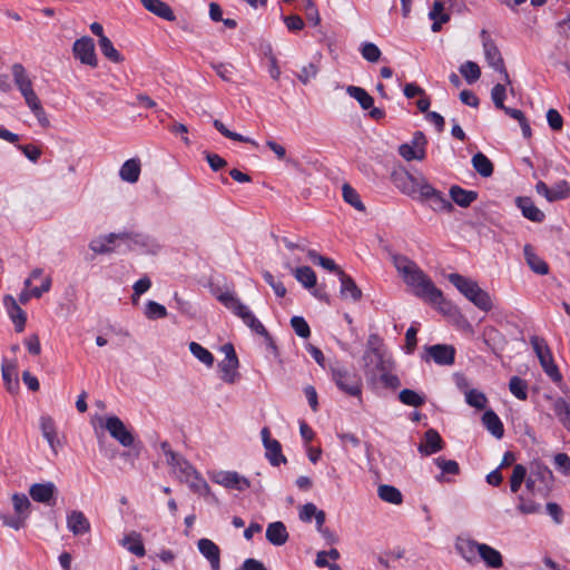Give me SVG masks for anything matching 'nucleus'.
Masks as SVG:
<instances>
[{
    "label": "nucleus",
    "mask_w": 570,
    "mask_h": 570,
    "mask_svg": "<svg viewBox=\"0 0 570 570\" xmlns=\"http://www.w3.org/2000/svg\"><path fill=\"white\" fill-rule=\"evenodd\" d=\"M190 353L204 365L210 367L214 363V355L212 352L205 347H203L197 342L189 343Z\"/></svg>",
    "instance_id": "a18cd8bd"
},
{
    "label": "nucleus",
    "mask_w": 570,
    "mask_h": 570,
    "mask_svg": "<svg viewBox=\"0 0 570 570\" xmlns=\"http://www.w3.org/2000/svg\"><path fill=\"white\" fill-rule=\"evenodd\" d=\"M361 55L362 57L367 60L368 62H376L381 58V50L380 48L373 43V42H364L361 46Z\"/></svg>",
    "instance_id": "13d9d810"
},
{
    "label": "nucleus",
    "mask_w": 570,
    "mask_h": 570,
    "mask_svg": "<svg viewBox=\"0 0 570 570\" xmlns=\"http://www.w3.org/2000/svg\"><path fill=\"white\" fill-rule=\"evenodd\" d=\"M291 325L299 337L307 338L311 335V330L307 322L302 316H293Z\"/></svg>",
    "instance_id": "e2e57ef3"
},
{
    "label": "nucleus",
    "mask_w": 570,
    "mask_h": 570,
    "mask_svg": "<svg viewBox=\"0 0 570 570\" xmlns=\"http://www.w3.org/2000/svg\"><path fill=\"white\" fill-rule=\"evenodd\" d=\"M224 358L219 361L220 379L225 382L233 383L238 377V357L233 344L226 343L220 347Z\"/></svg>",
    "instance_id": "9d476101"
},
{
    "label": "nucleus",
    "mask_w": 570,
    "mask_h": 570,
    "mask_svg": "<svg viewBox=\"0 0 570 570\" xmlns=\"http://www.w3.org/2000/svg\"><path fill=\"white\" fill-rule=\"evenodd\" d=\"M321 513H325L323 510H318L314 503H305L299 510V519L303 522H311L313 518L317 522V518Z\"/></svg>",
    "instance_id": "052dcab7"
},
{
    "label": "nucleus",
    "mask_w": 570,
    "mask_h": 570,
    "mask_svg": "<svg viewBox=\"0 0 570 570\" xmlns=\"http://www.w3.org/2000/svg\"><path fill=\"white\" fill-rule=\"evenodd\" d=\"M523 254L525 262L532 272L539 275H547L549 273L548 264L534 253L531 245L527 244L523 247Z\"/></svg>",
    "instance_id": "bb28decb"
},
{
    "label": "nucleus",
    "mask_w": 570,
    "mask_h": 570,
    "mask_svg": "<svg viewBox=\"0 0 570 570\" xmlns=\"http://www.w3.org/2000/svg\"><path fill=\"white\" fill-rule=\"evenodd\" d=\"M472 166L482 177H490L493 174L492 161L482 153H476L472 157Z\"/></svg>",
    "instance_id": "a19ab883"
},
{
    "label": "nucleus",
    "mask_w": 570,
    "mask_h": 570,
    "mask_svg": "<svg viewBox=\"0 0 570 570\" xmlns=\"http://www.w3.org/2000/svg\"><path fill=\"white\" fill-rule=\"evenodd\" d=\"M145 316L148 320H159L165 318L167 316V309L164 305L155 302L148 301L145 307Z\"/></svg>",
    "instance_id": "5fc2aeb1"
},
{
    "label": "nucleus",
    "mask_w": 570,
    "mask_h": 570,
    "mask_svg": "<svg viewBox=\"0 0 570 570\" xmlns=\"http://www.w3.org/2000/svg\"><path fill=\"white\" fill-rule=\"evenodd\" d=\"M372 387L383 390H399L401 387V381L395 373V366L379 372L374 377L366 380Z\"/></svg>",
    "instance_id": "f3484780"
},
{
    "label": "nucleus",
    "mask_w": 570,
    "mask_h": 570,
    "mask_svg": "<svg viewBox=\"0 0 570 570\" xmlns=\"http://www.w3.org/2000/svg\"><path fill=\"white\" fill-rule=\"evenodd\" d=\"M553 473L546 464L539 461L531 463L525 485L533 495L541 498L549 497L553 488Z\"/></svg>",
    "instance_id": "423d86ee"
},
{
    "label": "nucleus",
    "mask_w": 570,
    "mask_h": 570,
    "mask_svg": "<svg viewBox=\"0 0 570 570\" xmlns=\"http://www.w3.org/2000/svg\"><path fill=\"white\" fill-rule=\"evenodd\" d=\"M98 45L101 53L114 63H121L125 58L124 56L114 47L111 40L107 37L105 39H98Z\"/></svg>",
    "instance_id": "79ce46f5"
},
{
    "label": "nucleus",
    "mask_w": 570,
    "mask_h": 570,
    "mask_svg": "<svg viewBox=\"0 0 570 570\" xmlns=\"http://www.w3.org/2000/svg\"><path fill=\"white\" fill-rule=\"evenodd\" d=\"M391 180L402 194L413 198L420 195L421 186L428 181L423 176L414 177L405 169L394 170Z\"/></svg>",
    "instance_id": "0eeeda50"
},
{
    "label": "nucleus",
    "mask_w": 570,
    "mask_h": 570,
    "mask_svg": "<svg viewBox=\"0 0 570 570\" xmlns=\"http://www.w3.org/2000/svg\"><path fill=\"white\" fill-rule=\"evenodd\" d=\"M460 73L469 83H473L480 78L481 69L478 63L473 61H465L460 67Z\"/></svg>",
    "instance_id": "603ef678"
},
{
    "label": "nucleus",
    "mask_w": 570,
    "mask_h": 570,
    "mask_svg": "<svg viewBox=\"0 0 570 570\" xmlns=\"http://www.w3.org/2000/svg\"><path fill=\"white\" fill-rule=\"evenodd\" d=\"M346 92L350 97L354 98L364 110L373 107L374 99L365 89L351 85L346 87Z\"/></svg>",
    "instance_id": "4c0bfd02"
},
{
    "label": "nucleus",
    "mask_w": 570,
    "mask_h": 570,
    "mask_svg": "<svg viewBox=\"0 0 570 570\" xmlns=\"http://www.w3.org/2000/svg\"><path fill=\"white\" fill-rule=\"evenodd\" d=\"M326 515L325 513H321L317 518L316 530L321 533L326 544L332 546L338 542V537L334 531L324 527Z\"/></svg>",
    "instance_id": "864d4df0"
},
{
    "label": "nucleus",
    "mask_w": 570,
    "mask_h": 570,
    "mask_svg": "<svg viewBox=\"0 0 570 570\" xmlns=\"http://www.w3.org/2000/svg\"><path fill=\"white\" fill-rule=\"evenodd\" d=\"M216 299L224 305L234 316L242 320L254 333L259 336H268V332L261 321L254 315L247 305L239 298L234 288H216Z\"/></svg>",
    "instance_id": "f03ea898"
},
{
    "label": "nucleus",
    "mask_w": 570,
    "mask_h": 570,
    "mask_svg": "<svg viewBox=\"0 0 570 570\" xmlns=\"http://www.w3.org/2000/svg\"><path fill=\"white\" fill-rule=\"evenodd\" d=\"M293 274L305 288L312 289L316 286V274L309 266L296 267L293 269Z\"/></svg>",
    "instance_id": "c9c22d12"
},
{
    "label": "nucleus",
    "mask_w": 570,
    "mask_h": 570,
    "mask_svg": "<svg viewBox=\"0 0 570 570\" xmlns=\"http://www.w3.org/2000/svg\"><path fill=\"white\" fill-rule=\"evenodd\" d=\"M33 116L37 118L38 122L43 127L47 128L50 125L49 118L47 117V114L41 105L40 99H37L36 101L28 105Z\"/></svg>",
    "instance_id": "bf43d9fd"
},
{
    "label": "nucleus",
    "mask_w": 570,
    "mask_h": 570,
    "mask_svg": "<svg viewBox=\"0 0 570 570\" xmlns=\"http://www.w3.org/2000/svg\"><path fill=\"white\" fill-rule=\"evenodd\" d=\"M266 450V458L274 466L286 462V458L282 454V445L277 440H273L264 444Z\"/></svg>",
    "instance_id": "58836bf2"
},
{
    "label": "nucleus",
    "mask_w": 570,
    "mask_h": 570,
    "mask_svg": "<svg viewBox=\"0 0 570 570\" xmlns=\"http://www.w3.org/2000/svg\"><path fill=\"white\" fill-rule=\"evenodd\" d=\"M2 379L9 392L19 384L17 366L7 360L2 362Z\"/></svg>",
    "instance_id": "ea45409f"
},
{
    "label": "nucleus",
    "mask_w": 570,
    "mask_h": 570,
    "mask_svg": "<svg viewBox=\"0 0 570 570\" xmlns=\"http://www.w3.org/2000/svg\"><path fill=\"white\" fill-rule=\"evenodd\" d=\"M484 57L488 65L502 75L503 80L510 83L509 73L504 67L503 58L495 42L485 30L481 31Z\"/></svg>",
    "instance_id": "1a4fd4ad"
},
{
    "label": "nucleus",
    "mask_w": 570,
    "mask_h": 570,
    "mask_svg": "<svg viewBox=\"0 0 570 570\" xmlns=\"http://www.w3.org/2000/svg\"><path fill=\"white\" fill-rule=\"evenodd\" d=\"M479 556L488 568L499 569L503 566L501 552L487 543H481Z\"/></svg>",
    "instance_id": "cd10ccee"
},
{
    "label": "nucleus",
    "mask_w": 570,
    "mask_h": 570,
    "mask_svg": "<svg viewBox=\"0 0 570 570\" xmlns=\"http://www.w3.org/2000/svg\"><path fill=\"white\" fill-rule=\"evenodd\" d=\"M482 422L487 430L497 439H501L504 433L503 424L499 416L492 411L488 410L482 415Z\"/></svg>",
    "instance_id": "72a5a7b5"
},
{
    "label": "nucleus",
    "mask_w": 570,
    "mask_h": 570,
    "mask_svg": "<svg viewBox=\"0 0 570 570\" xmlns=\"http://www.w3.org/2000/svg\"><path fill=\"white\" fill-rule=\"evenodd\" d=\"M72 55L82 65L89 66L91 68L98 67L95 42L94 39L88 36H83L73 42Z\"/></svg>",
    "instance_id": "9b49d317"
},
{
    "label": "nucleus",
    "mask_w": 570,
    "mask_h": 570,
    "mask_svg": "<svg viewBox=\"0 0 570 570\" xmlns=\"http://www.w3.org/2000/svg\"><path fill=\"white\" fill-rule=\"evenodd\" d=\"M435 465L442 471V474L436 479L440 481L443 474H453L456 475L460 473V466L456 461L448 460L443 456H438L434 459Z\"/></svg>",
    "instance_id": "8fccbe9b"
},
{
    "label": "nucleus",
    "mask_w": 570,
    "mask_h": 570,
    "mask_svg": "<svg viewBox=\"0 0 570 570\" xmlns=\"http://www.w3.org/2000/svg\"><path fill=\"white\" fill-rule=\"evenodd\" d=\"M515 204L527 219L534 223H542L544 220V213L534 205L531 198L518 197Z\"/></svg>",
    "instance_id": "5701e85b"
},
{
    "label": "nucleus",
    "mask_w": 570,
    "mask_h": 570,
    "mask_svg": "<svg viewBox=\"0 0 570 570\" xmlns=\"http://www.w3.org/2000/svg\"><path fill=\"white\" fill-rule=\"evenodd\" d=\"M430 19L433 20L432 31L438 32L441 30L443 23L448 22L450 14L445 12V4L443 0H435L429 13Z\"/></svg>",
    "instance_id": "2f4dec72"
},
{
    "label": "nucleus",
    "mask_w": 570,
    "mask_h": 570,
    "mask_svg": "<svg viewBox=\"0 0 570 570\" xmlns=\"http://www.w3.org/2000/svg\"><path fill=\"white\" fill-rule=\"evenodd\" d=\"M161 451L166 455V462L171 469V473L180 481L186 483L196 493L208 492V485L197 471L178 453L170 450L168 442L160 444Z\"/></svg>",
    "instance_id": "7ed1b4c3"
},
{
    "label": "nucleus",
    "mask_w": 570,
    "mask_h": 570,
    "mask_svg": "<svg viewBox=\"0 0 570 570\" xmlns=\"http://www.w3.org/2000/svg\"><path fill=\"white\" fill-rule=\"evenodd\" d=\"M426 138L422 131L414 132L410 142L400 145L399 154L406 161L423 160L426 155Z\"/></svg>",
    "instance_id": "f8f14e48"
},
{
    "label": "nucleus",
    "mask_w": 570,
    "mask_h": 570,
    "mask_svg": "<svg viewBox=\"0 0 570 570\" xmlns=\"http://www.w3.org/2000/svg\"><path fill=\"white\" fill-rule=\"evenodd\" d=\"M362 361L366 380L374 377L379 372L394 367L395 363L377 334L368 335Z\"/></svg>",
    "instance_id": "20e7f679"
},
{
    "label": "nucleus",
    "mask_w": 570,
    "mask_h": 570,
    "mask_svg": "<svg viewBox=\"0 0 570 570\" xmlns=\"http://www.w3.org/2000/svg\"><path fill=\"white\" fill-rule=\"evenodd\" d=\"M307 256L314 264H318L320 266H322L323 268H325L330 272H335L338 276H340V272H343L333 259L320 255L314 249H308Z\"/></svg>",
    "instance_id": "49530a36"
},
{
    "label": "nucleus",
    "mask_w": 570,
    "mask_h": 570,
    "mask_svg": "<svg viewBox=\"0 0 570 570\" xmlns=\"http://www.w3.org/2000/svg\"><path fill=\"white\" fill-rule=\"evenodd\" d=\"M104 428L109 432L110 436L118 441L122 446L129 448L134 445L135 438L132 432L118 416H107Z\"/></svg>",
    "instance_id": "ddd939ff"
},
{
    "label": "nucleus",
    "mask_w": 570,
    "mask_h": 570,
    "mask_svg": "<svg viewBox=\"0 0 570 570\" xmlns=\"http://www.w3.org/2000/svg\"><path fill=\"white\" fill-rule=\"evenodd\" d=\"M443 446L444 442L439 432L434 429H429L424 433V441L419 444L417 450L422 455L428 456L441 451Z\"/></svg>",
    "instance_id": "6ab92c4d"
},
{
    "label": "nucleus",
    "mask_w": 570,
    "mask_h": 570,
    "mask_svg": "<svg viewBox=\"0 0 570 570\" xmlns=\"http://www.w3.org/2000/svg\"><path fill=\"white\" fill-rule=\"evenodd\" d=\"M216 484L224 487L230 492H244L250 487V481L237 471L216 472Z\"/></svg>",
    "instance_id": "4468645a"
},
{
    "label": "nucleus",
    "mask_w": 570,
    "mask_h": 570,
    "mask_svg": "<svg viewBox=\"0 0 570 570\" xmlns=\"http://www.w3.org/2000/svg\"><path fill=\"white\" fill-rule=\"evenodd\" d=\"M67 528L73 535H82L90 531V522L81 511L72 510L67 514Z\"/></svg>",
    "instance_id": "4be33fe9"
},
{
    "label": "nucleus",
    "mask_w": 570,
    "mask_h": 570,
    "mask_svg": "<svg viewBox=\"0 0 570 570\" xmlns=\"http://www.w3.org/2000/svg\"><path fill=\"white\" fill-rule=\"evenodd\" d=\"M266 539L273 546H283L288 540V532L282 521H275L268 524L266 529Z\"/></svg>",
    "instance_id": "393cba45"
},
{
    "label": "nucleus",
    "mask_w": 570,
    "mask_h": 570,
    "mask_svg": "<svg viewBox=\"0 0 570 570\" xmlns=\"http://www.w3.org/2000/svg\"><path fill=\"white\" fill-rule=\"evenodd\" d=\"M12 504L17 515H21L28 519L31 502L24 493H14L12 495Z\"/></svg>",
    "instance_id": "de8ad7c7"
},
{
    "label": "nucleus",
    "mask_w": 570,
    "mask_h": 570,
    "mask_svg": "<svg viewBox=\"0 0 570 570\" xmlns=\"http://www.w3.org/2000/svg\"><path fill=\"white\" fill-rule=\"evenodd\" d=\"M4 305L8 309V314L14 324V328L18 333L24 330L27 322L26 312L19 306L17 301L11 295L4 296Z\"/></svg>",
    "instance_id": "412c9836"
},
{
    "label": "nucleus",
    "mask_w": 570,
    "mask_h": 570,
    "mask_svg": "<svg viewBox=\"0 0 570 570\" xmlns=\"http://www.w3.org/2000/svg\"><path fill=\"white\" fill-rule=\"evenodd\" d=\"M393 264L415 296L438 306L443 313H448L450 311L451 305L444 299L441 289L433 284L431 278L417 266L415 262L403 255H394Z\"/></svg>",
    "instance_id": "f257e3e1"
},
{
    "label": "nucleus",
    "mask_w": 570,
    "mask_h": 570,
    "mask_svg": "<svg viewBox=\"0 0 570 570\" xmlns=\"http://www.w3.org/2000/svg\"><path fill=\"white\" fill-rule=\"evenodd\" d=\"M553 411L561 424L570 431V402L563 397L556 399Z\"/></svg>",
    "instance_id": "e433bc0d"
},
{
    "label": "nucleus",
    "mask_w": 570,
    "mask_h": 570,
    "mask_svg": "<svg viewBox=\"0 0 570 570\" xmlns=\"http://www.w3.org/2000/svg\"><path fill=\"white\" fill-rule=\"evenodd\" d=\"M450 197L460 207H469L478 198V193L455 185L450 188Z\"/></svg>",
    "instance_id": "473e14b6"
},
{
    "label": "nucleus",
    "mask_w": 570,
    "mask_h": 570,
    "mask_svg": "<svg viewBox=\"0 0 570 570\" xmlns=\"http://www.w3.org/2000/svg\"><path fill=\"white\" fill-rule=\"evenodd\" d=\"M122 546L137 557H144L146 550L141 540V535L138 532H130L122 539Z\"/></svg>",
    "instance_id": "f704fd0d"
},
{
    "label": "nucleus",
    "mask_w": 570,
    "mask_h": 570,
    "mask_svg": "<svg viewBox=\"0 0 570 570\" xmlns=\"http://www.w3.org/2000/svg\"><path fill=\"white\" fill-rule=\"evenodd\" d=\"M119 247L120 243H118V233H110L108 235L100 236L89 243V248L99 255L112 253Z\"/></svg>",
    "instance_id": "aec40b11"
},
{
    "label": "nucleus",
    "mask_w": 570,
    "mask_h": 570,
    "mask_svg": "<svg viewBox=\"0 0 570 570\" xmlns=\"http://www.w3.org/2000/svg\"><path fill=\"white\" fill-rule=\"evenodd\" d=\"M303 3L307 20L311 21L314 26H318L321 23V17L314 1L303 0Z\"/></svg>",
    "instance_id": "774afa93"
},
{
    "label": "nucleus",
    "mask_w": 570,
    "mask_h": 570,
    "mask_svg": "<svg viewBox=\"0 0 570 570\" xmlns=\"http://www.w3.org/2000/svg\"><path fill=\"white\" fill-rule=\"evenodd\" d=\"M480 546L481 543L475 540L459 538L455 543V549L464 560L473 562L479 554Z\"/></svg>",
    "instance_id": "a878e982"
},
{
    "label": "nucleus",
    "mask_w": 570,
    "mask_h": 570,
    "mask_svg": "<svg viewBox=\"0 0 570 570\" xmlns=\"http://www.w3.org/2000/svg\"><path fill=\"white\" fill-rule=\"evenodd\" d=\"M318 72V63L309 62L301 68L299 72L297 73V78L303 85H307L311 80L317 77Z\"/></svg>",
    "instance_id": "6e6d98bb"
},
{
    "label": "nucleus",
    "mask_w": 570,
    "mask_h": 570,
    "mask_svg": "<svg viewBox=\"0 0 570 570\" xmlns=\"http://www.w3.org/2000/svg\"><path fill=\"white\" fill-rule=\"evenodd\" d=\"M141 171V164L138 158H131L126 160L120 169L119 176L124 181L134 184L137 183Z\"/></svg>",
    "instance_id": "c85d7f7f"
},
{
    "label": "nucleus",
    "mask_w": 570,
    "mask_h": 570,
    "mask_svg": "<svg viewBox=\"0 0 570 570\" xmlns=\"http://www.w3.org/2000/svg\"><path fill=\"white\" fill-rule=\"evenodd\" d=\"M530 344L539 358L540 365L546 366L553 360L550 347L544 338L533 335L530 337Z\"/></svg>",
    "instance_id": "7c9ffc66"
},
{
    "label": "nucleus",
    "mask_w": 570,
    "mask_h": 570,
    "mask_svg": "<svg viewBox=\"0 0 570 570\" xmlns=\"http://www.w3.org/2000/svg\"><path fill=\"white\" fill-rule=\"evenodd\" d=\"M448 279L466 299L481 311L488 312L492 308L491 296L475 281L458 273L449 274Z\"/></svg>",
    "instance_id": "39448f33"
},
{
    "label": "nucleus",
    "mask_w": 570,
    "mask_h": 570,
    "mask_svg": "<svg viewBox=\"0 0 570 570\" xmlns=\"http://www.w3.org/2000/svg\"><path fill=\"white\" fill-rule=\"evenodd\" d=\"M11 72L14 85L17 87L31 81L26 68L21 63H13L11 67Z\"/></svg>",
    "instance_id": "0e129e2a"
},
{
    "label": "nucleus",
    "mask_w": 570,
    "mask_h": 570,
    "mask_svg": "<svg viewBox=\"0 0 570 570\" xmlns=\"http://www.w3.org/2000/svg\"><path fill=\"white\" fill-rule=\"evenodd\" d=\"M118 243L125 246V250H136L137 248L149 250L155 245L149 236L131 232L118 233Z\"/></svg>",
    "instance_id": "dca6fc26"
},
{
    "label": "nucleus",
    "mask_w": 570,
    "mask_h": 570,
    "mask_svg": "<svg viewBox=\"0 0 570 570\" xmlns=\"http://www.w3.org/2000/svg\"><path fill=\"white\" fill-rule=\"evenodd\" d=\"M453 381L456 389L461 392H479L478 387L472 383V381L462 373H455L453 375Z\"/></svg>",
    "instance_id": "680f3d73"
},
{
    "label": "nucleus",
    "mask_w": 570,
    "mask_h": 570,
    "mask_svg": "<svg viewBox=\"0 0 570 570\" xmlns=\"http://www.w3.org/2000/svg\"><path fill=\"white\" fill-rule=\"evenodd\" d=\"M556 469L563 475H570V456L567 453H558L553 456Z\"/></svg>",
    "instance_id": "69168bd1"
},
{
    "label": "nucleus",
    "mask_w": 570,
    "mask_h": 570,
    "mask_svg": "<svg viewBox=\"0 0 570 570\" xmlns=\"http://www.w3.org/2000/svg\"><path fill=\"white\" fill-rule=\"evenodd\" d=\"M428 357L438 365H452L455 357V348L452 345L435 344L425 348Z\"/></svg>",
    "instance_id": "a211bd4d"
},
{
    "label": "nucleus",
    "mask_w": 570,
    "mask_h": 570,
    "mask_svg": "<svg viewBox=\"0 0 570 570\" xmlns=\"http://www.w3.org/2000/svg\"><path fill=\"white\" fill-rule=\"evenodd\" d=\"M338 278L341 282L340 293L343 298H351L355 302L361 299L362 291L350 275L345 274L344 272H340Z\"/></svg>",
    "instance_id": "c756f323"
},
{
    "label": "nucleus",
    "mask_w": 570,
    "mask_h": 570,
    "mask_svg": "<svg viewBox=\"0 0 570 570\" xmlns=\"http://www.w3.org/2000/svg\"><path fill=\"white\" fill-rule=\"evenodd\" d=\"M518 500L519 503L517 509L523 514L538 513L541 509V505L539 503H535L532 500H525L523 495H519Z\"/></svg>",
    "instance_id": "338daca9"
},
{
    "label": "nucleus",
    "mask_w": 570,
    "mask_h": 570,
    "mask_svg": "<svg viewBox=\"0 0 570 570\" xmlns=\"http://www.w3.org/2000/svg\"><path fill=\"white\" fill-rule=\"evenodd\" d=\"M377 494L381 500L392 504H401L403 501V495L401 491L393 485H380L377 489Z\"/></svg>",
    "instance_id": "37998d69"
},
{
    "label": "nucleus",
    "mask_w": 570,
    "mask_h": 570,
    "mask_svg": "<svg viewBox=\"0 0 570 570\" xmlns=\"http://www.w3.org/2000/svg\"><path fill=\"white\" fill-rule=\"evenodd\" d=\"M58 489L53 482L33 483L29 488L30 498L38 503H42L49 507L56 504V495Z\"/></svg>",
    "instance_id": "2eb2a0df"
},
{
    "label": "nucleus",
    "mask_w": 570,
    "mask_h": 570,
    "mask_svg": "<svg viewBox=\"0 0 570 570\" xmlns=\"http://www.w3.org/2000/svg\"><path fill=\"white\" fill-rule=\"evenodd\" d=\"M421 203L426 204L433 212L451 213L454 207L452 203L438 189H435L429 181L421 186V193L416 197Z\"/></svg>",
    "instance_id": "6e6552de"
},
{
    "label": "nucleus",
    "mask_w": 570,
    "mask_h": 570,
    "mask_svg": "<svg viewBox=\"0 0 570 570\" xmlns=\"http://www.w3.org/2000/svg\"><path fill=\"white\" fill-rule=\"evenodd\" d=\"M527 480V469L522 464H515L510 478V490L517 493L521 484Z\"/></svg>",
    "instance_id": "3c124183"
},
{
    "label": "nucleus",
    "mask_w": 570,
    "mask_h": 570,
    "mask_svg": "<svg viewBox=\"0 0 570 570\" xmlns=\"http://www.w3.org/2000/svg\"><path fill=\"white\" fill-rule=\"evenodd\" d=\"M40 429L43 438L48 441L49 445L55 449L56 442V428L53 420L49 416H41Z\"/></svg>",
    "instance_id": "09e8293b"
},
{
    "label": "nucleus",
    "mask_w": 570,
    "mask_h": 570,
    "mask_svg": "<svg viewBox=\"0 0 570 570\" xmlns=\"http://www.w3.org/2000/svg\"><path fill=\"white\" fill-rule=\"evenodd\" d=\"M140 2L146 10L164 20L174 21L176 19L171 8L163 0H140Z\"/></svg>",
    "instance_id": "b1692460"
},
{
    "label": "nucleus",
    "mask_w": 570,
    "mask_h": 570,
    "mask_svg": "<svg viewBox=\"0 0 570 570\" xmlns=\"http://www.w3.org/2000/svg\"><path fill=\"white\" fill-rule=\"evenodd\" d=\"M343 199L358 212H365V206L361 200L358 193L348 184L342 187Z\"/></svg>",
    "instance_id": "c03bdc74"
},
{
    "label": "nucleus",
    "mask_w": 570,
    "mask_h": 570,
    "mask_svg": "<svg viewBox=\"0 0 570 570\" xmlns=\"http://www.w3.org/2000/svg\"><path fill=\"white\" fill-rule=\"evenodd\" d=\"M551 190V203L570 197V185L566 180L556 183Z\"/></svg>",
    "instance_id": "4d7b16f0"
}]
</instances>
